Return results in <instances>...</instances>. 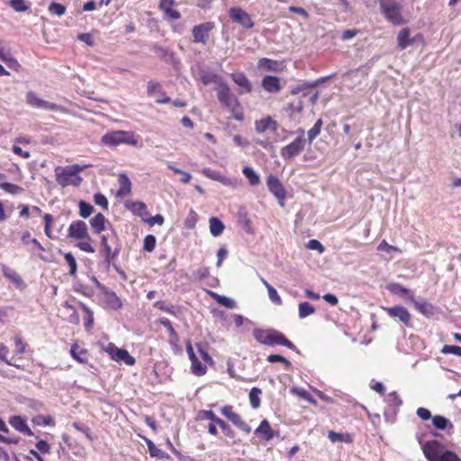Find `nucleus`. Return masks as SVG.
<instances>
[{"label": "nucleus", "instance_id": "6", "mask_svg": "<svg viewBox=\"0 0 461 461\" xmlns=\"http://www.w3.org/2000/svg\"><path fill=\"white\" fill-rule=\"evenodd\" d=\"M381 13L384 17L394 25L404 23L402 15V6L397 0H379Z\"/></svg>", "mask_w": 461, "mask_h": 461}, {"label": "nucleus", "instance_id": "39", "mask_svg": "<svg viewBox=\"0 0 461 461\" xmlns=\"http://www.w3.org/2000/svg\"><path fill=\"white\" fill-rule=\"evenodd\" d=\"M299 317L304 319L315 312V309L308 302H304L299 304Z\"/></svg>", "mask_w": 461, "mask_h": 461}, {"label": "nucleus", "instance_id": "33", "mask_svg": "<svg viewBox=\"0 0 461 461\" xmlns=\"http://www.w3.org/2000/svg\"><path fill=\"white\" fill-rule=\"evenodd\" d=\"M258 66L259 68L267 70V71H278L279 64L277 61L269 59L267 58L260 59L258 60Z\"/></svg>", "mask_w": 461, "mask_h": 461}, {"label": "nucleus", "instance_id": "31", "mask_svg": "<svg viewBox=\"0 0 461 461\" xmlns=\"http://www.w3.org/2000/svg\"><path fill=\"white\" fill-rule=\"evenodd\" d=\"M261 282L263 283V285L266 286V288L267 290L268 297H269L270 301L273 303H275L276 305H281L283 302H282V299L279 296L277 291L270 284H268L264 278H261Z\"/></svg>", "mask_w": 461, "mask_h": 461}, {"label": "nucleus", "instance_id": "59", "mask_svg": "<svg viewBox=\"0 0 461 461\" xmlns=\"http://www.w3.org/2000/svg\"><path fill=\"white\" fill-rule=\"evenodd\" d=\"M131 208L135 213L139 214L140 216L147 214V206L142 202L133 203Z\"/></svg>", "mask_w": 461, "mask_h": 461}, {"label": "nucleus", "instance_id": "47", "mask_svg": "<svg viewBox=\"0 0 461 461\" xmlns=\"http://www.w3.org/2000/svg\"><path fill=\"white\" fill-rule=\"evenodd\" d=\"M104 350L110 356V357L114 360L118 361L119 353L121 351V348H117L113 343H108L104 348Z\"/></svg>", "mask_w": 461, "mask_h": 461}, {"label": "nucleus", "instance_id": "34", "mask_svg": "<svg viewBox=\"0 0 461 461\" xmlns=\"http://www.w3.org/2000/svg\"><path fill=\"white\" fill-rule=\"evenodd\" d=\"M433 425L438 429H453V424L445 417L436 415L432 418Z\"/></svg>", "mask_w": 461, "mask_h": 461}, {"label": "nucleus", "instance_id": "49", "mask_svg": "<svg viewBox=\"0 0 461 461\" xmlns=\"http://www.w3.org/2000/svg\"><path fill=\"white\" fill-rule=\"evenodd\" d=\"M202 81L204 85H209L211 83H215L217 86L220 82H224L221 77L212 73H206L202 76Z\"/></svg>", "mask_w": 461, "mask_h": 461}, {"label": "nucleus", "instance_id": "12", "mask_svg": "<svg viewBox=\"0 0 461 461\" xmlns=\"http://www.w3.org/2000/svg\"><path fill=\"white\" fill-rule=\"evenodd\" d=\"M421 41L422 35L420 33L416 34L414 37H411V32L408 28L402 29L397 35V43L401 50H405L415 42Z\"/></svg>", "mask_w": 461, "mask_h": 461}, {"label": "nucleus", "instance_id": "18", "mask_svg": "<svg viewBox=\"0 0 461 461\" xmlns=\"http://www.w3.org/2000/svg\"><path fill=\"white\" fill-rule=\"evenodd\" d=\"M89 223L94 232L99 235L106 229V224L109 222L103 213L98 212L89 221Z\"/></svg>", "mask_w": 461, "mask_h": 461}, {"label": "nucleus", "instance_id": "14", "mask_svg": "<svg viewBox=\"0 0 461 461\" xmlns=\"http://www.w3.org/2000/svg\"><path fill=\"white\" fill-rule=\"evenodd\" d=\"M202 173L208 178L215 180L217 182H220L225 186L229 187H236L237 186V181L235 179L229 178L223 175H221L220 172L212 170L211 168L205 167L202 170Z\"/></svg>", "mask_w": 461, "mask_h": 461}, {"label": "nucleus", "instance_id": "7", "mask_svg": "<svg viewBox=\"0 0 461 461\" xmlns=\"http://www.w3.org/2000/svg\"><path fill=\"white\" fill-rule=\"evenodd\" d=\"M304 146L305 139L303 136V131L301 130L300 135L293 142L281 149V157L285 160L292 159L303 150Z\"/></svg>", "mask_w": 461, "mask_h": 461}, {"label": "nucleus", "instance_id": "48", "mask_svg": "<svg viewBox=\"0 0 461 461\" xmlns=\"http://www.w3.org/2000/svg\"><path fill=\"white\" fill-rule=\"evenodd\" d=\"M8 348L5 344L0 343V360L5 362L8 366H13L17 368H20V366L14 364L10 359H8Z\"/></svg>", "mask_w": 461, "mask_h": 461}, {"label": "nucleus", "instance_id": "28", "mask_svg": "<svg viewBox=\"0 0 461 461\" xmlns=\"http://www.w3.org/2000/svg\"><path fill=\"white\" fill-rule=\"evenodd\" d=\"M3 273L7 279L15 284L18 287L23 285V279L15 270L4 267Z\"/></svg>", "mask_w": 461, "mask_h": 461}, {"label": "nucleus", "instance_id": "23", "mask_svg": "<svg viewBox=\"0 0 461 461\" xmlns=\"http://www.w3.org/2000/svg\"><path fill=\"white\" fill-rule=\"evenodd\" d=\"M377 250L383 254V257L386 260H391L393 258V253H400L399 248L388 244L385 240H382L377 246Z\"/></svg>", "mask_w": 461, "mask_h": 461}, {"label": "nucleus", "instance_id": "35", "mask_svg": "<svg viewBox=\"0 0 461 461\" xmlns=\"http://www.w3.org/2000/svg\"><path fill=\"white\" fill-rule=\"evenodd\" d=\"M231 421L236 427H238L240 429L246 433H249L251 431V428L242 420L241 417L234 412L232 415H230V418L229 420Z\"/></svg>", "mask_w": 461, "mask_h": 461}, {"label": "nucleus", "instance_id": "51", "mask_svg": "<svg viewBox=\"0 0 461 461\" xmlns=\"http://www.w3.org/2000/svg\"><path fill=\"white\" fill-rule=\"evenodd\" d=\"M64 258L69 267V274L75 276L77 272V261L71 253H66Z\"/></svg>", "mask_w": 461, "mask_h": 461}, {"label": "nucleus", "instance_id": "25", "mask_svg": "<svg viewBox=\"0 0 461 461\" xmlns=\"http://www.w3.org/2000/svg\"><path fill=\"white\" fill-rule=\"evenodd\" d=\"M118 180H119L120 188L117 192V195L124 197V196H127L128 194H130L131 190V183L130 179L127 177V176L120 175Z\"/></svg>", "mask_w": 461, "mask_h": 461}, {"label": "nucleus", "instance_id": "19", "mask_svg": "<svg viewBox=\"0 0 461 461\" xmlns=\"http://www.w3.org/2000/svg\"><path fill=\"white\" fill-rule=\"evenodd\" d=\"M104 294V303L107 308L113 310H118L122 307V302L120 298L115 294V293L105 289L103 292Z\"/></svg>", "mask_w": 461, "mask_h": 461}, {"label": "nucleus", "instance_id": "53", "mask_svg": "<svg viewBox=\"0 0 461 461\" xmlns=\"http://www.w3.org/2000/svg\"><path fill=\"white\" fill-rule=\"evenodd\" d=\"M147 445L151 456L162 458L167 456L163 451L158 448L151 440H147Z\"/></svg>", "mask_w": 461, "mask_h": 461}, {"label": "nucleus", "instance_id": "20", "mask_svg": "<svg viewBox=\"0 0 461 461\" xmlns=\"http://www.w3.org/2000/svg\"><path fill=\"white\" fill-rule=\"evenodd\" d=\"M175 0H160L159 8L167 14L169 19L178 20L180 13L174 9Z\"/></svg>", "mask_w": 461, "mask_h": 461}, {"label": "nucleus", "instance_id": "16", "mask_svg": "<svg viewBox=\"0 0 461 461\" xmlns=\"http://www.w3.org/2000/svg\"><path fill=\"white\" fill-rule=\"evenodd\" d=\"M261 84L264 90L271 94H276L281 90L280 79L277 77L266 76Z\"/></svg>", "mask_w": 461, "mask_h": 461}, {"label": "nucleus", "instance_id": "11", "mask_svg": "<svg viewBox=\"0 0 461 461\" xmlns=\"http://www.w3.org/2000/svg\"><path fill=\"white\" fill-rule=\"evenodd\" d=\"M214 24L207 22L193 28L194 41L205 44L209 39V33L213 29Z\"/></svg>", "mask_w": 461, "mask_h": 461}, {"label": "nucleus", "instance_id": "56", "mask_svg": "<svg viewBox=\"0 0 461 461\" xmlns=\"http://www.w3.org/2000/svg\"><path fill=\"white\" fill-rule=\"evenodd\" d=\"M198 220V215L194 210H190L185 220V226L187 229H194Z\"/></svg>", "mask_w": 461, "mask_h": 461}, {"label": "nucleus", "instance_id": "62", "mask_svg": "<svg viewBox=\"0 0 461 461\" xmlns=\"http://www.w3.org/2000/svg\"><path fill=\"white\" fill-rule=\"evenodd\" d=\"M219 304L228 309H235L237 307L236 302L233 299L224 295H222V297H219Z\"/></svg>", "mask_w": 461, "mask_h": 461}, {"label": "nucleus", "instance_id": "44", "mask_svg": "<svg viewBox=\"0 0 461 461\" xmlns=\"http://www.w3.org/2000/svg\"><path fill=\"white\" fill-rule=\"evenodd\" d=\"M117 362H123L127 366H133L135 358L131 357L126 349L121 348Z\"/></svg>", "mask_w": 461, "mask_h": 461}, {"label": "nucleus", "instance_id": "29", "mask_svg": "<svg viewBox=\"0 0 461 461\" xmlns=\"http://www.w3.org/2000/svg\"><path fill=\"white\" fill-rule=\"evenodd\" d=\"M272 330H256L254 331L255 339L261 344L270 345Z\"/></svg>", "mask_w": 461, "mask_h": 461}, {"label": "nucleus", "instance_id": "37", "mask_svg": "<svg viewBox=\"0 0 461 461\" xmlns=\"http://www.w3.org/2000/svg\"><path fill=\"white\" fill-rule=\"evenodd\" d=\"M0 188L11 194H19L23 192V187L8 182L0 183Z\"/></svg>", "mask_w": 461, "mask_h": 461}, {"label": "nucleus", "instance_id": "1", "mask_svg": "<svg viewBox=\"0 0 461 461\" xmlns=\"http://www.w3.org/2000/svg\"><path fill=\"white\" fill-rule=\"evenodd\" d=\"M68 238L77 240V248L86 253H95L93 239L89 233L86 223L84 221H73L68 228Z\"/></svg>", "mask_w": 461, "mask_h": 461}, {"label": "nucleus", "instance_id": "45", "mask_svg": "<svg viewBox=\"0 0 461 461\" xmlns=\"http://www.w3.org/2000/svg\"><path fill=\"white\" fill-rule=\"evenodd\" d=\"M42 99H41L35 93L33 92H28L27 95H26V102L27 104H29L30 105L33 106V107H36V108H41V104H42Z\"/></svg>", "mask_w": 461, "mask_h": 461}, {"label": "nucleus", "instance_id": "64", "mask_svg": "<svg viewBox=\"0 0 461 461\" xmlns=\"http://www.w3.org/2000/svg\"><path fill=\"white\" fill-rule=\"evenodd\" d=\"M386 402H388V404L396 408L402 404V400L395 393H389L386 396Z\"/></svg>", "mask_w": 461, "mask_h": 461}, {"label": "nucleus", "instance_id": "42", "mask_svg": "<svg viewBox=\"0 0 461 461\" xmlns=\"http://www.w3.org/2000/svg\"><path fill=\"white\" fill-rule=\"evenodd\" d=\"M322 126V121L317 120L314 125L308 131V140L312 143L313 140L320 134Z\"/></svg>", "mask_w": 461, "mask_h": 461}, {"label": "nucleus", "instance_id": "10", "mask_svg": "<svg viewBox=\"0 0 461 461\" xmlns=\"http://www.w3.org/2000/svg\"><path fill=\"white\" fill-rule=\"evenodd\" d=\"M230 20L242 26L244 29H251L254 23L251 16L243 9L240 7H232L229 11Z\"/></svg>", "mask_w": 461, "mask_h": 461}, {"label": "nucleus", "instance_id": "8", "mask_svg": "<svg viewBox=\"0 0 461 461\" xmlns=\"http://www.w3.org/2000/svg\"><path fill=\"white\" fill-rule=\"evenodd\" d=\"M267 186L268 191L277 199L279 204L283 207L285 205L286 192L281 181L276 176L269 175L267 178Z\"/></svg>", "mask_w": 461, "mask_h": 461}, {"label": "nucleus", "instance_id": "46", "mask_svg": "<svg viewBox=\"0 0 461 461\" xmlns=\"http://www.w3.org/2000/svg\"><path fill=\"white\" fill-rule=\"evenodd\" d=\"M104 350L110 356V357L114 360L118 361L119 353L121 351V348H117L113 343H108L104 348Z\"/></svg>", "mask_w": 461, "mask_h": 461}, {"label": "nucleus", "instance_id": "60", "mask_svg": "<svg viewBox=\"0 0 461 461\" xmlns=\"http://www.w3.org/2000/svg\"><path fill=\"white\" fill-rule=\"evenodd\" d=\"M232 140H233V143L235 144V146L240 147L242 149L248 148L250 144L249 141L246 138L242 137L240 134L234 135L232 138Z\"/></svg>", "mask_w": 461, "mask_h": 461}, {"label": "nucleus", "instance_id": "15", "mask_svg": "<svg viewBox=\"0 0 461 461\" xmlns=\"http://www.w3.org/2000/svg\"><path fill=\"white\" fill-rule=\"evenodd\" d=\"M277 128V122L270 116L264 117L255 122V130L259 134L264 133L267 131L276 132Z\"/></svg>", "mask_w": 461, "mask_h": 461}, {"label": "nucleus", "instance_id": "9", "mask_svg": "<svg viewBox=\"0 0 461 461\" xmlns=\"http://www.w3.org/2000/svg\"><path fill=\"white\" fill-rule=\"evenodd\" d=\"M383 311L385 312L391 318L398 320L405 326L410 327L411 325V316L409 311L401 305H395L393 307H382Z\"/></svg>", "mask_w": 461, "mask_h": 461}, {"label": "nucleus", "instance_id": "54", "mask_svg": "<svg viewBox=\"0 0 461 461\" xmlns=\"http://www.w3.org/2000/svg\"><path fill=\"white\" fill-rule=\"evenodd\" d=\"M33 422L39 426H50L54 424V420L50 416L39 415L33 419Z\"/></svg>", "mask_w": 461, "mask_h": 461}, {"label": "nucleus", "instance_id": "32", "mask_svg": "<svg viewBox=\"0 0 461 461\" xmlns=\"http://www.w3.org/2000/svg\"><path fill=\"white\" fill-rule=\"evenodd\" d=\"M242 173L251 185H258L260 183L259 176L252 167H244Z\"/></svg>", "mask_w": 461, "mask_h": 461}, {"label": "nucleus", "instance_id": "58", "mask_svg": "<svg viewBox=\"0 0 461 461\" xmlns=\"http://www.w3.org/2000/svg\"><path fill=\"white\" fill-rule=\"evenodd\" d=\"M155 247L156 238L153 235H147L144 239L143 249L148 252H151L154 250Z\"/></svg>", "mask_w": 461, "mask_h": 461}, {"label": "nucleus", "instance_id": "17", "mask_svg": "<svg viewBox=\"0 0 461 461\" xmlns=\"http://www.w3.org/2000/svg\"><path fill=\"white\" fill-rule=\"evenodd\" d=\"M9 423L11 426L15 429L17 431L26 435V436H33V432L28 427L24 419L21 416H13L9 420Z\"/></svg>", "mask_w": 461, "mask_h": 461}, {"label": "nucleus", "instance_id": "61", "mask_svg": "<svg viewBox=\"0 0 461 461\" xmlns=\"http://www.w3.org/2000/svg\"><path fill=\"white\" fill-rule=\"evenodd\" d=\"M443 354H453L461 357V348L454 345H446L442 348Z\"/></svg>", "mask_w": 461, "mask_h": 461}, {"label": "nucleus", "instance_id": "26", "mask_svg": "<svg viewBox=\"0 0 461 461\" xmlns=\"http://www.w3.org/2000/svg\"><path fill=\"white\" fill-rule=\"evenodd\" d=\"M210 232L213 237H218L222 234L225 226L221 221L216 217H212L209 220Z\"/></svg>", "mask_w": 461, "mask_h": 461}, {"label": "nucleus", "instance_id": "21", "mask_svg": "<svg viewBox=\"0 0 461 461\" xmlns=\"http://www.w3.org/2000/svg\"><path fill=\"white\" fill-rule=\"evenodd\" d=\"M255 433L267 441L271 440L275 437V431L267 420L261 421L260 425L255 430Z\"/></svg>", "mask_w": 461, "mask_h": 461}, {"label": "nucleus", "instance_id": "5", "mask_svg": "<svg viewBox=\"0 0 461 461\" xmlns=\"http://www.w3.org/2000/svg\"><path fill=\"white\" fill-rule=\"evenodd\" d=\"M83 167H79L78 165L57 168L56 180L63 187L68 185L77 186L82 181L79 172L83 170Z\"/></svg>", "mask_w": 461, "mask_h": 461}, {"label": "nucleus", "instance_id": "63", "mask_svg": "<svg viewBox=\"0 0 461 461\" xmlns=\"http://www.w3.org/2000/svg\"><path fill=\"white\" fill-rule=\"evenodd\" d=\"M309 249L317 250L319 253L324 252L323 245L317 240H310L306 245Z\"/></svg>", "mask_w": 461, "mask_h": 461}, {"label": "nucleus", "instance_id": "40", "mask_svg": "<svg viewBox=\"0 0 461 461\" xmlns=\"http://www.w3.org/2000/svg\"><path fill=\"white\" fill-rule=\"evenodd\" d=\"M78 208H79V215L84 219L89 217L94 212L93 205H91L90 203H88L85 201H80L78 203Z\"/></svg>", "mask_w": 461, "mask_h": 461}, {"label": "nucleus", "instance_id": "41", "mask_svg": "<svg viewBox=\"0 0 461 461\" xmlns=\"http://www.w3.org/2000/svg\"><path fill=\"white\" fill-rule=\"evenodd\" d=\"M191 363H192L191 370L194 375H195L197 376L205 375V373L207 371V367L204 365H203L198 360V358L193 360Z\"/></svg>", "mask_w": 461, "mask_h": 461}, {"label": "nucleus", "instance_id": "13", "mask_svg": "<svg viewBox=\"0 0 461 461\" xmlns=\"http://www.w3.org/2000/svg\"><path fill=\"white\" fill-rule=\"evenodd\" d=\"M232 81L238 86V92L240 95L249 94L252 91V83L242 72H236L230 74Z\"/></svg>", "mask_w": 461, "mask_h": 461}, {"label": "nucleus", "instance_id": "43", "mask_svg": "<svg viewBox=\"0 0 461 461\" xmlns=\"http://www.w3.org/2000/svg\"><path fill=\"white\" fill-rule=\"evenodd\" d=\"M261 393V390L258 388H252L249 392V402L251 406L254 409H257L260 404L259 394Z\"/></svg>", "mask_w": 461, "mask_h": 461}, {"label": "nucleus", "instance_id": "57", "mask_svg": "<svg viewBox=\"0 0 461 461\" xmlns=\"http://www.w3.org/2000/svg\"><path fill=\"white\" fill-rule=\"evenodd\" d=\"M154 306L163 312H166L167 313H170V314H173V315H176V309L173 305H167L165 302L163 301H158L155 303Z\"/></svg>", "mask_w": 461, "mask_h": 461}, {"label": "nucleus", "instance_id": "50", "mask_svg": "<svg viewBox=\"0 0 461 461\" xmlns=\"http://www.w3.org/2000/svg\"><path fill=\"white\" fill-rule=\"evenodd\" d=\"M49 12L57 16H62L66 12V7L59 3H51L49 6Z\"/></svg>", "mask_w": 461, "mask_h": 461}, {"label": "nucleus", "instance_id": "3", "mask_svg": "<svg viewBox=\"0 0 461 461\" xmlns=\"http://www.w3.org/2000/svg\"><path fill=\"white\" fill-rule=\"evenodd\" d=\"M424 456L429 461H461L452 451L437 440H430L422 447Z\"/></svg>", "mask_w": 461, "mask_h": 461}, {"label": "nucleus", "instance_id": "2", "mask_svg": "<svg viewBox=\"0 0 461 461\" xmlns=\"http://www.w3.org/2000/svg\"><path fill=\"white\" fill-rule=\"evenodd\" d=\"M217 97L220 103L224 105L236 121H242L244 114L241 104L237 96L231 92L225 82H220L216 87Z\"/></svg>", "mask_w": 461, "mask_h": 461}, {"label": "nucleus", "instance_id": "4", "mask_svg": "<svg viewBox=\"0 0 461 461\" xmlns=\"http://www.w3.org/2000/svg\"><path fill=\"white\" fill-rule=\"evenodd\" d=\"M140 136L134 131H113L104 134L102 137V143L115 147L121 144H126L131 146H137L139 143Z\"/></svg>", "mask_w": 461, "mask_h": 461}, {"label": "nucleus", "instance_id": "22", "mask_svg": "<svg viewBox=\"0 0 461 461\" xmlns=\"http://www.w3.org/2000/svg\"><path fill=\"white\" fill-rule=\"evenodd\" d=\"M281 345L290 349H294V345L287 339L281 332L272 330L271 341L269 346Z\"/></svg>", "mask_w": 461, "mask_h": 461}, {"label": "nucleus", "instance_id": "27", "mask_svg": "<svg viewBox=\"0 0 461 461\" xmlns=\"http://www.w3.org/2000/svg\"><path fill=\"white\" fill-rule=\"evenodd\" d=\"M388 290L394 294L402 296V298H408L411 301V296H414L413 293L409 289L399 284H391L388 285Z\"/></svg>", "mask_w": 461, "mask_h": 461}, {"label": "nucleus", "instance_id": "55", "mask_svg": "<svg viewBox=\"0 0 461 461\" xmlns=\"http://www.w3.org/2000/svg\"><path fill=\"white\" fill-rule=\"evenodd\" d=\"M147 90L149 95L157 96V94L161 92L162 86L158 82L149 81L147 86Z\"/></svg>", "mask_w": 461, "mask_h": 461}, {"label": "nucleus", "instance_id": "30", "mask_svg": "<svg viewBox=\"0 0 461 461\" xmlns=\"http://www.w3.org/2000/svg\"><path fill=\"white\" fill-rule=\"evenodd\" d=\"M101 240V246L103 248V253L106 260L110 261L113 259L116 256V253L113 251L111 246L108 243V236L107 235H102L100 237Z\"/></svg>", "mask_w": 461, "mask_h": 461}, {"label": "nucleus", "instance_id": "24", "mask_svg": "<svg viewBox=\"0 0 461 461\" xmlns=\"http://www.w3.org/2000/svg\"><path fill=\"white\" fill-rule=\"evenodd\" d=\"M411 302L421 314L430 316L434 313L433 306L426 301L416 300L414 296H411Z\"/></svg>", "mask_w": 461, "mask_h": 461}, {"label": "nucleus", "instance_id": "36", "mask_svg": "<svg viewBox=\"0 0 461 461\" xmlns=\"http://www.w3.org/2000/svg\"><path fill=\"white\" fill-rule=\"evenodd\" d=\"M70 354L73 357V358H75L80 363H85L87 360L86 351L79 348L77 345H74L71 347Z\"/></svg>", "mask_w": 461, "mask_h": 461}, {"label": "nucleus", "instance_id": "52", "mask_svg": "<svg viewBox=\"0 0 461 461\" xmlns=\"http://www.w3.org/2000/svg\"><path fill=\"white\" fill-rule=\"evenodd\" d=\"M9 5L16 12H24L29 8L24 0H10Z\"/></svg>", "mask_w": 461, "mask_h": 461}, {"label": "nucleus", "instance_id": "38", "mask_svg": "<svg viewBox=\"0 0 461 461\" xmlns=\"http://www.w3.org/2000/svg\"><path fill=\"white\" fill-rule=\"evenodd\" d=\"M291 392L294 395H296V396H298L300 398L304 399L308 402H310L312 404H316V401L314 400V398L307 391H305L304 389H303L301 387H293L291 389Z\"/></svg>", "mask_w": 461, "mask_h": 461}]
</instances>
